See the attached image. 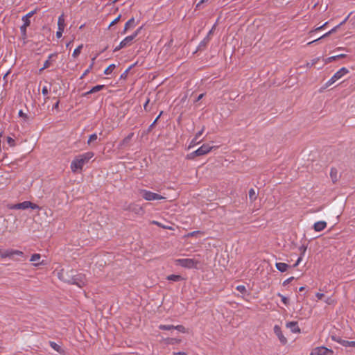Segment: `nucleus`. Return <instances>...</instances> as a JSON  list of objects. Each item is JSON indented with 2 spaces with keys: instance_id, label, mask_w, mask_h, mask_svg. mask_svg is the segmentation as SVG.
Listing matches in <instances>:
<instances>
[{
  "instance_id": "obj_1",
  "label": "nucleus",
  "mask_w": 355,
  "mask_h": 355,
  "mask_svg": "<svg viewBox=\"0 0 355 355\" xmlns=\"http://www.w3.org/2000/svg\"><path fill=\"white\" fill-rule=\"evenodd\" d=\"M94 156L92 151L86 152L76 156L71 161L70 168L73 173H80L83 170L85 164Z\"/></svg>"
},
{
  "instance_id": "obj_2",
  "label": "nucleus",
  "mask_w": 355,
  "mask_h": 355,
  "mask_svg": "<svg viewBox=\"0 0 355 355\" xmlns=\"http://www.w3.org/2000/svg\"><path fill=\"white\" fill-rule=\"evenodd\" d=\"M200 263V261L195 258L178 259L175 260L176 265L189 269L198 268Z\"/></svg>"
},
{
  "instance_id": "obj_3",
  "label": "nucleus",
  "mask_w": 355,
  "mask_h": 355,
  "mask_svg": "<svg viewBox=\"0 0 355 355\" xmlns=\"http://www.w3.org/2000/svg\"><path fill=\"white\" fill-rule=\"evenodd\" d=\"M139 193L142 198L147 201L162 200L165 198L158 193H153L146 189H141Z\"/></svg>"
},
{
  "instance_id": "obj_4",
  "label": "nucleus",
  "mask_w": 355,
  "mask_h": 355,
  "mask_svg": "<svg viewBox=\"0 0 355 355\" xmlns=\"http://www.w3.org/2000/svg\"><path fill=\"white\" fill-rule=\"evenodd\" d=\"M24 257L25 255L22 251L14 249L2 250L0 249V257L3 259L9 257L13 259L14 256Z\"/></svg>"
},
{
  "instance_id": "obj_5",
  "label": "nucleus",
  "mask_w": 355,
  "mask_h": 355,
  "mask_svg": "<svg viewBox=\"0 0 355 355\" xmlns=\"http://www.w3.org/2000/svg\"><path fill=\"white\" fill-rule=\"evenodd\" d=\"M9 208L11 209H26L28 208L32 209H39V207L31 201H24L20 203L12 205L9 207Z\"/></svg>"
},
{
  "instance_id": "obj_6",
  "label": "nucleus",
  "mask_w": 355,
  "mask_h": 355,
  "mask_svg": "<svg viewBox=\"0 0 355 355\" xmlns=\"http://www.w3.org/2000/svg\"><path fill=\"white\" fill-rule=\"evenodd\" d=\"M68 283L77 285L82 288L86 284V279L85 275L78 274L69 279Z\"/></svg>"
},
{
  "instance_id": "obj_7",
  "label": "nucleus",
  "mask_w": 355,
  "mask_h": 355,
  "mask_svg": "<svg viewBox=\"0 0 355 355\" xmlns=\"http://www.w3.org/2000/svg\"><path fill=\"white\" fill-rule=\"evenodd\" d=\"M329 354H332L333 351L330 349L322 346L313 348L311 350L310 355H328Z\"/></svg>"
},
{
  "instance_id": "obj_8",
  "label": "nucleus",
  "mask_w": 355,
  "mask_h": 355,
  "mask_svg": "<svg viewBox=\"0 0 355 355\" xmlns=\"http://www.w3.org/2000/svg\"><path fill=\"white\" fill-rule=\"evenodd\" d=\"M142 26L139 27L132 35L125 37L121 42V46H127L131 44L132 40L139 34Z\"/></svg>"
},
{
  "instance_id": "obj_9",
  "label": "nucleus",
  "mask_w": 355,
  "mask_h": 355,
  "mask_svg": "<svg viewBox=\"0 0 355 355\" xmlns=\"http://www.w3.org/2000/svg\"><path fill=\"white\" fill-rule=\"evenodd\" d=\"M214 148V146H211L208 144H205L195 150V153L198 156L205 155L211 152Z\"/></svg>"
},
{
  "instance_id": "obj_10",
  "label": "nucleus",
  "mask_w": 355,
  "mask_h": 355,
  "mask_svg": "<svg viewBox=\"0 0 355 355\" xmlns=\"http://www.w3.org/2000/svg\"><path fill=\"white\" fill-rule=\"evenodd\" d=\"M274 332L276 334V336L278 337V338L282 344L285 345L287 343V339L284 336L279 326L275 325L274 327Z\"/></svg>"
},
{
  "instance_id": "obj_11",
  "label": "nucleus",
  "mask_w": 355,
  "mask_h": 355,
  "mask_svg": "<svg viewBox=\"0 0 355 355\" xmlns=\"http://www.w3.org/2000/svg\"><path fill=\"white\" fill-rule=\"evenodd\" d=\"M30 261H31L33 265L36 267L44 264V260H41V255L37 253L33 254L31 256Z\"/></svg>"
},
{
  "instance_id": "obj_12",
  "label": "nucleus",
  "mask_w": 355,
  "mask_h": 355,
  "mask_svg": "<svg viewBox=\"0 0 355 355\" xmlns=\"http://www.w3.org/2000/svg\"><path fill=\"white\" fill-rule=\"evenodd\" d=\"M340 27L339 24L336 26L335 27H334L332 29H331L329 31H328L327 33H326L325 34H324L323 35H322L320 37L316 39V40H314L311 42H309V43H307V45H311L316 42H318V40L322 39V38H324L329 35H330L331 34L335 33L337 31V30L338 29V28Z\"/></svg>"
},
{
  "instance_id": "obj_13",
  "label": "nucleus",
  "mask_w": 355,
  "mask_h": 355,
  "mask_svg": "<svg viewBox=\"0 0 355 355\" xmlns=\"http://www.w3.org/2000/svg\"><path fill=\"white\" fill-rule=\"evenodd\" d=\"M349 72V71L346 67H342L334 74V76L338 80L343 78L345 75L347 74Z\"/></svg>"
},
{
  "instance_id": "obj_14",
  "label": "nucleus",
  "mask_w": 355,
  "mask_h": 355,
  "mask_svg": "<svg viewBox=\"0 0 355 355\" xmlns=\"http://www.w3.org/2000/svg\"><path fill=\"white\" fill-rule=\"evenodd\" d=\"M327 227V223L323 220L315 222L313 225V229L315 232H320Z\"/></svg>"
},
{
  "instance_id": "obj_15",
  "label": "nucleus",
  "mask_w": 355,
  "mask_h": 355,
  "mask_svg": "<svg viewBox=\"0 0 355 355\" xmlns=\"http://www.w3.org/2000/svg\"><path fill=\"white\" fill-rule=\"evenodd\" d=\"M66 26L65 19L64 14L59 16L58 19V30L64 31Z\"/></svg>"
},
{
  "instance_id": "obj_16",
  "label": "nucleus",
  "mask_w": 355,
  "mask_h": 355,
  "mask_svg": "<svg viewBox=\"0 0 355 355\" xmlns=\"http://www.w3.org/2000/svg\"><path fill=\"white\" fill-rule=\"evenodd\" d=\"M286 327L290 328L293 333H300V329L297 325V322H289L286 324Z\"/></svg>"
},
{
  "instance_id": "obj_17",
  "label": "nucleus",
  "mask_w": 355,
  "mask_h": 355,
  "mask_svg": "<svg viewBox=\"0 0 355 355\" xmlns=\"http://www.w3.org/2000/svg\"><path fill=\"white\" fill-rule=\"evenodd\" d=\"M275 266L276 268L282 272H286L290 267L287 263L282 262L276 263Z\"/></svg>"
},
{
  "instance_id": "obj_18",
  "label": "nucleus",
  "mask_w": 355,
  "mask_h": 355,
  "mask_svg": "<svg viewBox=\"0 0 355 355\" xmlns=\"http://www.w3.org/2000/svg\"><path fill=\"white\" fill-rule=\"evenodd\" d=\"M134 26H135V19L133 17H132L125 23L123 33L125 34L128 31V30H129L130 28H132Z\"/></svg>"
},
{
  "instance_id": "obj_19",
  "label": "nucleus",
  "mask_w": 355,
  "mask_h": 355,
  "mask_svg": "<svg viewBox=\"0 0 355 355\" xmlns=\"http://www.w3.org/2000/svg\"><path fill=\"white\" fill-rule=\"evenodd\" d=\"M97 55L94 56V58H92V62L91 64H89V68H87L84 72L82 74L80 78H83L84 77H85L90 71L92 69L93 67H94V62H95V60L96 58Z\"/></svg>"
},
{
  "instance_id": "obj_20",
  "label": "nucleus",
  "mask_w": 355,
  "mask_h": 355,
  "mask_svg": "<svg viewBox=\"0 0 355 355\" xmlns=\"http://www.w3.org/2000/svg\"><path fill=\"white\" fill-rule=\"evenodd\" d=\"M338 343H339L340 345H342L344 347H355V341H349V340L340 339V340H338Z\"/></svg>"
},
{
  "instance_id": "obj_21",
  "label": "nucleus",
  "mask_w": 355,
  "mask_h": 355,
  "mask_svg": "<svg viewBox=\"0 0 355 355\" xmlns=\"http://www.w3.org/2000/svg\"><path fill=\"white\" fill-rule=\"evenodd\" d=\"M258 194L254 189L249 190V199L251 202H254L257 198Z\"/></svg>"
},
{
  "instance_id": "obj_22",
  "label": "nucleus",
  "mask_w": 355,
  "mask_h": 355,
  "mask_svg": "<svg viewBox=\"0 0 355 355\" xmlns=\"http://www.w3.org/2000/svg\"><path fill=\"white\" fill-rule=\"evenodd\" d=\"M55 54H51L49 55V58H48V60H46L44 63V65H43V67L41 68L40 69V71H43L44 69H47L49 68L51 65V59L53 58V57H55Z\"/></svg>"
},
{
  "instance_id": "obj_23",
  "label": "nucleus",
  "mask_w": 355,
  "mask_h": 355,
  "mask_svg": "<svg viewBox=\"0 0 355 355\" xmlns=\"http://www.w3.org/2000/svg\"><path fill=\"white\" fill-rule=\"evenodd\" d=\"M345 54H340V55H334V56H331V57H329L327 59H325L324 62L326 64H327V63L331 62L338 58H345Z\"/></svg>"
},
{
  "instance_id": "obj_24",
  "label": "nucleus",
  "mask_w": 355,
  "mask_h": 355,
  "mask_svg": "<svg viewBox=\"0 0 355 355\" xmlns=\"http://www.w3.org/2000/svg\"><path fill=\"white\" fill-rule=\"evenodd\" d=\"M105 85H96L94 87H92L89 92H87V94H93V93H96L103 89L105 88Z\"/></svg>"
},
{
  "instance_id": "obj_25",
  "label": "nucleus",
  "mask_w": 355,
  "mask_h": 355,
  "mask_svg": "<svg viewBox=\"0 0 355 355\" xmlns=\"http://www.w3.org/2000/svg\"><path fill=\"white\" fill-rule=\"evenodd\" d=\"M151 223L154 224L155 225H157L158 227H162L163 229L171 230H174V228L173 227L164 225L162 223H159V221H157V220H153V221H151Z\"/></svg>"
},
{
  "instance_id": "obj_26",
  "label": "nucleus",
  "mask_w": 355,
  "mask_h": 355,
  "mask_svg": "<svg viewBox=\"0 0 355 355\" xmlns=\"http://www.w3.org/2000/svg\"><path fill=\"white\" fill-rule=\"evenodd\" d=\"M116 68V65L114 64H110L105 70H104V74L105 75H110L112 73L114 69Z\"/></svg>"
},
{
  "instance_id": "obj_27",
  "label": "nucleus",
  "mask_w": 355,
  "mask_h": 355,
  "mask_svg": "<svg viewBox=\"0 0 355 355\" xmlns=\"http://www.w3.org/2000/svg\"><path fill=\"white\" fill-rule=\"evenodd\" d=\"M167 279L173 282H179L182 279V277L178 275H171L167 277Z\"/></svg>"
},
{
  "instance_id": "obj_28",
  "label": "nucleus",
  "mask_w": 355,
  "mask_h": 355,
  "mask_svg": "<svg viewBox=\"0 0 355 355\" xmlns=\"http://www.w3.org/2000/svg\"><path fill=\"white\" fill-rule=\"evenodd\" d=\"M83 47V44H80L79 45L77 48H76L72 53V56L74 58H76L80 53L81 52V50Z\"/></svg>"
},
{
  "instance_id": "obj_29",
  "label": "nucleus",
  "mask_w": 355,
  "mask_h": 355,
  "mask_svg": "<svg viewBox=\"0 0 355 355\" xmlns=\"http://www.w3.org/2000/svg\"><path fill=\"white\" fill-rule=\"evenodd\" d=\"M98 136L96 133L91 135L87 140V144L90 146L94 141H96Z\"/></svg>"
},
{
  "instance_id": "obj_30",
  "label": "nucleus",
  "mask_w": 355,
  "mask_h": 355,
  "mask_svg": "<svg viewBox=\"0 0 355 355\" xmlns=\"http://www.w3.org/2000/svg\"><path fill=\"white\" fill-rule=\"evenodd\" d=\"M58 277L60 280L65 282H68V281H69V279L66 278L64 275V270L63 269L60 270V271L58 272Z\"/></svg>"
},
{
  "instance_id": "obj_31",
  "label": "nucleus",
  "mask_w": 355,
  "mask_h": 355,
  "mask_svg": "<svg viewBox=\"0 0 355 355\" xmlns=\"http://www.w3.org/2000/svg\"><path fill=\"white\" fill-rule=\"evenodd\" d=\"M174 326L173 325H165V324H160L159 326V329L162 330H171L173 329Z\"/></svg>"
},
{
  "instance_id": "obj_32",
  "label": "nucleus",
  "mask_w": 355,
  "mask_h": 355,
  "mask_svg": "<svg viewBox=\"0 0 355 355\" xmlns=\"http://www.w3.org/2000/svg\"><path fill=\"white\" fill-rule=\"evenodd\" d=\"M330 175L334 182L337 180V171L332 168L330 172Z\"/></svg>"
},
{
  "instance_id": "obj_33",
  "label": "nucleus",
  "mask_w": 355,
  "mask_h": 355,
  "mask_svg": "<svg viewBox=\"0 0 355 355\" xmlns=\"http://www.w3.org/2000/svg\"><path fill=\"white\" fill-rule=\"evenodd\" d=\"M42 94L45 96V101L49 98V89L47 86H44L42 89Z\"/></svg>"
},
{
  "instance_id": "obj_34",
  "label": "nucleus",
  "mask_w": 355,
  "mask_h": 355,
  "mask_svg": "<svg viewBox=\"0 0 355 355\" xmlns=\"http://www.w3.org/2000/svg\"><path fill=\"white\" fill-rule=\"evenodd\" d=\"M277 295H278L279 297H281L282 302L285 305H288V303H289V300H288V299L286 297L284 296V295H282L281 293H277Z\"/></svg>"
},
{
  "instance_id": "obj_35",
  "label": "nucleus",
  "mask_w": 355,
  "mask_h": 355,
  "mask_svg": "<svg viewBox=\"0 0 355 355\" xmlns=\"http://www.w3.org/2000/svg\"><path fill=\"white\" fill-rule=\"evenodd\" d=\"M50 346L57 352H60V347L55 342H50Z\"/></svg>"
},
{
  "instance_id": "obj_36",
  "label": "nucleus",
  "mask_w": 355,
  "mask_h": 355,
  "mask_svg": "<svg viewBox=\"0 0 355 355\" xmlns=\"http://www.w3.org/2000/svg\"><path fill=\"white\" fill-rule=\"evenodd\" d=\"M173 329H177L178 331H179L180 332H182V333H185L186 332V329L182 325L174 326Z\"/></svg>"
},
{
  "instance_id": "obj_37",
  "label": "nucleus",
  "mask_w": 355,
  "mask_h": 355,
  "mask_svg": "<svg viewBox=\"0 0 355 355\" xmlns=\"http://www.w3.org/2000/svg\"><path fill=\"white\" fill-rule=\"evenodd\" d=\"M7 143L11 147L15 146V141L12 138L10 137H7Z\"/></svg>"
},
{
  "instance_id": "obj_38",
  "label": "nucleus",
  "mask_w": 355,
  "mask_h": 355,
  "mask_svg": "<svg viewBox=\"0 0 355 355\" xmlns=\"http://www.w3.org/2000/svg\"><path fill=\"white\" fill-rule=\"evenodd\" d=\"M236 290H237L238 291H239V292H240V293H245V291H246L245 286H243V285H239V286H236Z\"/></svg>"
},
{
  "instance_id": "obj_39",
  "label": "nucleus",
  "mask_w": 355,
  "mask_h": 355,
  "mask_svg": "<svg viewBox=\"0 0 355 355\" xmlns=\"http://www.w3.org/2000/svg\"><path fill=\"white\" fill-rule=\"evenodd\" d=\"M336 81H337V80L334 78V76H333L327 83H326V86L327 87H329L330 85H331L332 84H334Z\"/></svg>"
},
{
  "instance_id": "obj_40",
  "label": "nucleus",
  "mask_w": 355,
  "mask_h": 355,
  "mask_svg": "<svg viewBox=\"0 0 355 355\" xmlns=\"http://www.w3.org/2000/svg\"><path fill=\"white\" fill-rule=\"evenodd\" d=\"M22 21H24V25H25V26H30V24H31V21H30V19L29 18H27L25 16H24L22 17Z\"/></svg>"
},
{
  "instance_id": "obj_41",
  "label": "nucleus",
  "mask_w": 355,
  "mask_h": 355,
  "mask_svg": "<svg viewBox=\"0 0 355 355\" xmlns=\"http://www.w3.org/2000/svg\"><path fill=\"white\" fill-rule=\"evenodd\" d=\"M198 156L197 154L195 153V151L188 154L187 155V159H193L195 157Z\"/></svg>"
},
{
  "instance_id": "obj_42",
  "label": "nucleus",
  "mask_w": 355,
  "mask_h": 355,
  "mask_svg": "<svg viewBox=\"0 0 355 355\" xmlns=\"http://www.w3.org/2000/svg\"><path fill=\"white\" fill-rule=\"evenodd\" d=\"M120 18H121V15H119L116 18H115L110 24V26H112L114 25H115L116 24H117L119 22V21L120 20Z\"/></svg>"
},
{
  "instance_id": "obj_43",
  "label": "nucleus",
  "mask_w": 355,
  "mask_h": 355,
  "mask_svg": "<svg viewBox=\"0 0 355 355\" xmlns=\"http://www.w3.org/2000/svg\"><path fill=\"white\" fill-rule=\"evenodd\" d=\"M26 28H27V26H25V25H24V24L20 27L21 33V34H22L24 36H26Z\"/></svg>"
},
{
  "instance_id": "obj_44",
  "label": "nucleus",
  "mask_w": 355,
  "mask_h": 355,
  "mask_svg": "<svg viewBox=\"0 0 355 355\" xmlns=\"http://www.w3.org/2000/svg\"><path fill=\"white\" fill-rule=\"evenodd\" d=\"M327 24H328V22H325L323 25L316 28L315 30H313V31H310V33H313L314 31H318L323 29L327 26Z\"/></svg>"
},
{
  "instance_id": "obj_45",
  "label": "nucleus",
  "mask_w": 355,
  "mask_h": 355,
  "mask_svg": "<svg viewBox=\"0 0 355 355\" xmlns=\"http://www.w3.org/2000/svg\"><path fill=\"white\" fill-rule=\"evenodd\" d=\"M19 116L20 117H22L24 118L25 120H27L28 119V116L26 114L24 113L23 111L21 110L19 111V113H18Z\"/></svg>"
},
{
  "instance_id": "obj_46",
  "label": "nucleus",
  "mask_w": 355,
  "mask_h": 355,
  "mask_svg": "<svg viewBox=\"0 0 355 355\" xmlns=\"http://www.w3.org/2000/svg\"><path fill=\"white\" fill-rule=\"evenodd\" d=\"M180 342V340L176 339V338H171L168 340L169 344H175Z\"/></svg>"
},
{
  "instance_id": "obj_47",
  "label": "nucleus",
  "mask_w": 355,
  "mask_h": 355,
  "mask_svg": "<svg viewBox=\"0 0 355 355\" xmlns=\"http://www.w3.org/2000/svg\"><path fill=\"white\" fill-rule=\"evenodd\" d=\"M200 232L199 231H194V232H189V234H187V237H191V236H196V234H199Z\"/></svg>"
},
{
  "instance_id": "obj_48",
  "label": "nucleus",
  "mask_w": 355,
  "mask_h": 355,
  "mask_svg": "<svg viewBox=\"0 0 355 355\" xmlns=\"http://www.w3.org/2000/svg\"><path fill=\"white\" fill-rule=\"evenodd\" d=\"M325 303H327V304H334L335 302L334 300L331 298V297H328L325 300H324Z\"/></svg>"
},
{
  "instance_id": "obj_49",
  "label": "nucleus",
  "mask_w": 355,
  "mask_h": 355,
  "mask_svg": "<svg viewBox=\"0 0 355 355\" xmlns=\"http://www.w3.org/2000/svg\"><path fill=\"white\" fill-rule=\"evenodd\" d=\"M351 14H352V12H351V13H349V15H348L345 18V19H343V21L339 24V26H343V24H345L347 22V21L348 20V19H349V16H350V15H351Z\"/></svg>"
},
{
  "instance_id": "obj_50",
  "label": "nucleus",
  "mask_w": 355,
  "mask_h": 355,
  "mask_svg": "<svg viewBox=\"0 0 355 355\" xmlns=\"http://www.w3.org/2000/svg\"><path fill=\"white\" fill-rule=\"evenodd\" d=\"M35 13H36V10L29 12L25 17L30 19Z\"/></svg>"
},
{
  "instance_id": "obj_51",
  "label": "nucleus",
  "mask_w": 355,
  "mask_h": 355,
  "mask_svg": "<svg viewBox=\"0 0 355 355\" xmlns=\"http://www.w3.org/2000/svg\"><path fill=\"white\" fill-rule=\"evenodd\" d=\"M204 130H205V128L203 127L200 131H199L198 132H197L196 134V136H195L196 139H198L202 135Z\"/></svg>"
},
{
  "instance_id": "obj_52",
  "label": "nucleus",
  "mask_w": 355,
  "mask_h": 355,
  "mask_svg": "<svg viewBox=\"0 0 355 355\" xmlns=\"http://www.w3.org/2000/svg\"><path fill=\"white\" fill-rule=\"evenodd\" d=\"M197 140H198V139H196V137H194V139L191 141V144L189 145V148H190L192 146H193L194 145H196V144H198V141Z\"/></svg>"
},
{
  "instance_id": "obj_53",
  "label": "nucleus",
  "mask_w": 355,
  "mask_h": 355,
  "mask_svg": "<svg viewBox=\"0 0 355 355\" xmlns=\"http://www.w3.org/2000/svg\"><path fill=\"white\" fill-rule=\"evenodd\" d=\"M316 297L318 298V300H320L323 298L324 294L322 293H317L315 294Z\"/></svg>"
},
{
  "instance_id": "obj_54",
  "label": "nucleus",
  "mask_w": 355,
  "mask_h": 355,
  "mask_svg": "<svg viewBox=\"0 0 355 355\" xmlns=\"http://www.w3.org/2000/svg\"><path fill=\"white\" fill-rule=\"evenodd\" d=\"M63 32L64 31H62L58 30L57 32H56V37L58 38H60L62 36Z\"/></svg>"
},
{
  "instance_id": "obj_55",
  "label": "nucleus",
  "mask_w": 355,
  "mask_h": 355,
  "mask_svg": "<svg viewBox=\"0 0 355 355\" xmlns=\"http://www.w3.org/2000/svg\"><path fill=\"white\" fill-rule=\"evenodd\" d=\"M302 257H300L297 259V261L295 262V263L293 265V267H294V268H295V267H297V266L300 264V263L302 261Z\"/></svg>"
},
{
  "instance_id": "obj_56",
  "label": "nucleus",
  "mask_w": 355,
  "mask_h": 355,
  "mask_svg": "<svg viewBox=\"0 0 355 355\" xmlns=\"http://www.w3.org/2000/svg\"><path fill=\"white\" fill-rule=\"evenodd\" d=\"M124 47H125V46H121V42H120V43H119V44L117 46H116V47L114 48V52L118 51H119L120 49H123V48H124Z\"/></svg>"
},
{
  "instance_id": "obj_57",
  "label": "nucleus",
  "mask_w": 355,
  "mask_h": 355,
  "mask_svg": "<svg viewBox=\"0 0 355 355\" xmlns=\"http://www.w3.org/2000/svg\"><path fill=\"white\" fill-rule=\"evenodd\" d=\"M209 0H200L196 5V7L197 8H199L200 6L202 4V3H204L205 2H207Z\"/></svg>"
},
{
  "instance_id": "obj_58",
  "label": "nucleus",
  "mask_w": 355,
  "mask_h": 355,
  "mask_svg": "<svg viewBox=\"0 0 355 355\" xmlns=\"http://www.w3.org/2000/svg\"><path fill=\"white\" fill-rule=\"evenodd\" d=\"M319 60V58H315L311 61V66H313Z\"/></svg>"
},
{
  "instance_id": "obj_59",
  "label": "nucleus",
  "mask_w": 355,
  "mask_h": 355,
  "mask_svg": "<svg viewBox=\"0 0 355 355\" xmlns=\"http://www.w3.org/2000/svg\"><path fill=\"white\" fill-rule=\"evenodd\" d=\"M173 355H187L184 352H174Z\"/></svg>"
},
{
  "instance_id": "obj_60",
  "label": "nucleus",
  "mask_w": 355,
  "mask_h": 355,
  "mask_svg": "<svg viewBox=\"0 0 355 355\" xmlns=\"http://www.w3.org/2000/svg\"><path fill=\"white\" fill-rule=\"evenodd\" d=\"M292 279H293V277H291L290 278H288V279H286L284 282V284H286L287 283H289Z\"/></svg>"
},
{
  "instance_id": "obj_61",
  "label": "nucleus",
  "mask_w": 355,
  "mask_h": 355,
  "mask_svg": "<svg viewBox=\"0 0 355 355\" xmlns=\"http://www.w3.org/2000/svg\"><path fill=\"white\" fill-rule=\"evenodd\" d=\"M53 109H58L59 107V101H57L55 104L53 105Z\"/></svg>"
},
{
  "instance_id": "obj_62",
  "label": "nucleus",
  "mask_w": 355,
  "mask_h": 355,
  "mask_svg": "<svg viewBox=\"0 0 355 355\" xmlns=\"http://www.w3.org/2000/svg\"><path fill=\"white\" fill-rule=\"evenodd\" d=\"M162 112H161L159 116L155 119V120L153 122V124H155V123H157V120L159 119V118L160 117L161 114H162Z\"/></svg>"
},
{
  "instance_id": "obj_63",
  "label": "nucleus",
  "mask_w": 355,
  "mask_h": 355,
  "mask_svg": "<svg viewBox=\"0 0 355 355\" xmlns=\"http://www.w3.org/2000/svg\"><path fill=\"white\" fill-rule=\"evenodd\" d=\"M204 94H201L200 95L198 96V98H197V101H200L202 99V98L203 97Z\"/></svg>"
},
{
  "instance_id": "obj_64",
  "label": "nucleus",
  "mask_w": 355,
  "mask_h": 355,
  "mask_svg": "<svg viewBox=\"0 0 355 355\" xmlns=\"http://www.w3.org/2000/svg\"><path fill=\"white\" fill-rule=\"evenodd\" d=\"M148 103H149V99H148L146 101V103L144 105L145 110H146V107H147V105H148Z\"/></svg>"
}]
</instances>
